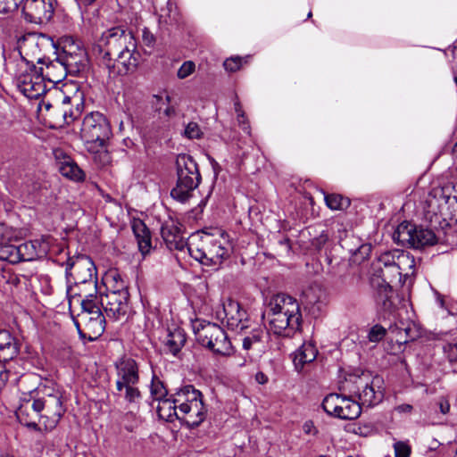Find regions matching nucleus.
I'll return each instance as SVG.
<instances>
[{
  "label": "nucleus",
  "instance_id": "obj_35",
  "mask_svg": "<svg viewBox=\"0 0 457 457\" xmlns=\"http://www.w3.org/2000/svg\"><path fill=\"white\" fill-rule=\"evenodd\" d=\"M326 205L334 211L346 210L350 204V199L339 194H326L324 196Z\"/></svg>",
  "mask_w": 457,
  "mask_h": 457
},
{
  "label": "nucleus",
  "instance_id": "obj_22",
  "mask_svg": "<svg viewBox=\"0 0 457 457\" xmlns=\"http://www.w3.org/2000/svg\"><path fill=\"white\" fill-rule=\"evenodd\" d=\"M118 379L116 389L119 395L127 384H137L139 381L138 367L137 361L132 358H122L115 362Z\"/></svg>",
  "mask_w": 457,
  "mask_h": 457
},
{
  "label": "nucleus",
  "instance_id": "obj_18",
  "mask_svg": "<svg viewBox=\"0 0 457 457\" xmlns=\"http://www.w3.org/2000/svg\"><path fill=\"white\" fill-rule=\"evenodd\" d=\"M39 40L40 38L37 34L29 33L22 36L18 41L19 53L27 70L36 62L46 65L48 63L42 54Z\"/></svg>",
  "mask_w": 457,
  "mask_h": 457
},
{
  "label": "nucleus",
  "instance_id": "obj_34",
  "mask_svg": "<svg viewBox=\"0 0 457 457\" xmlns=\"http://www.w3.org/2000/svg\"><path fill=\"white\" fill-rule=\"evenodd\" d=\"M185 343L186 337L184 333L179 329H175L169 333L166 346L173 355H176L181 350Z\"/></svg>",
  "mask_w": 457,
  "mask_h": 457
},
{
  "label": "nucleus",
  "instance_id": "obj_53",
  "mask_svg": "<svg viewBox=\"0 0 457 457\" xmlns=\"http://www.w3.org/2000/svg\"><path fill=\"white\" fill-rule=\"evenodd\" d=\"M165 4H166L165 7L161 6L158 9V0H156L154 2V5L155 11L156 12L159 11V12H160L159 15L162 19L170 18L171 16V12H172V10H171L172 4H171L170 1V0H166Z\"/></svg>",
  "mask_w": 457,
  "mask_h": 457
},
{
  "label": "nucleus",
  "instance_id": "obj_52",
  "mask_svg": "<svg viewBox=\"0 0 457 457\" xmlns=\"http://www.w3.org/2000/svg\"><path fill=\"white\" fill-rule=\"evenodd\" d=\"M132 230L136 238H138L140 237V236L145 235V233H148L150 231L146 225L141 220H137L133 222Z\"/></svg>",
  "mask_w": 457,
  "mask_h": 457
},
{
  "label": "nucleus",
  "instance_id": "obj_17",
  "mask_svg": "<svg viewBox=\"0 0 457 457\" xmlns=\"http://www.w3.org/2000/svg\"><path fill=\"white\" fill-rule=\"evenodd\" d=\"M105 317L102 312L93 314L79 313L74 324L81 339L96 340L105 329Z\"/></svg>",
  "mask_w": 457,
  "mask_h": 457
},
{
  "label": "nucleus",
  "instance_id": "obj_30",
  "mask_svg": "<svg viewBox=\"0 0 457 457\" xmlns=\"http://www.w3.org/2000/svg\"><path fill=\"white\" fill-rule=\"evenodd\" d=\"M179 403L176 402V395L172 399L165 398L158 402L156 411L160 419L169 422L179 420Z\"/></svg>",
  "mask_w": 457,
  "mask_h": 457
},
{
  "label": "nucleus",
  "instance_id": "obj_2",
  "mask_svg": "<svg viewBox=\"0 0 457 457\" xmlns=\"http://www.w3.org/2000/svg\"><path fill=\"white\" fill-rule=\"evenodd\" d=\"M86 50L72 38H65L54 61L46 64V76L50 82H58L67 74L78 76L87 67Z\"/></svg>",
  "mask_w": 457,
  "mask_h": 457
},
{
  "label": "nucleus",
  "instance_id": "obj_29",
  "mask_svg": "<svg viewBox=\"0 0 457 457\" xmlns=\"http://www.w3.org/2000/svg\"><path fill=\"white\" fill-rule=\"evenodd\" d=\"M374 272L370 278H377L379 283H386L391 285L392 283L398 282L403 284L405 278L403 279V274L399 270V267L390 266L388 268H382L381 266H374Z\"/></svg>",
  "mask_w": 457,
  "mask_h": 457
},
{
  "label": "nucleus",
  "instance_id": "obj_25",
  "mask_svg": "<svg viewBox=\"0 0 457 457\" xmlns=\"http://www.w3.org/2000/svg\"><path fill=\"white\" fill-rule=\"evenodd\" d=\"M179 411V420L189 428H195L204 422L207 408L204 402H195L193 405L184 404Z\"/></svg>",
  "mask_w": 457,
  "mask_h": 457
},
{
  "label": "nucleus",
  "instance_id": "obj_43",
  "mask_svg": "<svg viewBox=\"0 0 457 457\" xmlns=\"http://www.w3.org/2000/svg\"><path fill=\"white\" fill-rule=\"evenodd\" d=\"M247 59L248 56H232L224 61L223 66L227 71L236 72L243 66L244 63L247 62Z\"/></svg>",
  "mask_w": 457,
  "mask_h": 457
},
{
  "label": "nucleus",
  "instance_id": "obj_31",
  "mask_svg": "<svg viewBox=\"0 0 457 457\" xmlns=\"http://www.w3.org/2000/svg\"><path fill=\"white\" fill-rule=\"evenodd\" d=\"M47 115L54 122V127L69 125L77 118V112L65 108V106H61L59 102H55L54 107Z\"/></svg>",
  "mask_w": 457,
  "mask_h": 457
},
{
  "label": "nucleus",
  "instance_id": "obj_6",
  "mask_svg": "<svg viewBox=\"0 0 457 457\" xmlns=\"http://www.w3.org/2000/svg\"><path fill=\"white\" fill-rule=\"evenodd\" d=\"M37 407L43 418V427L46 430L54 429L66 411L62 393L53 386L44 385L32 391Z\"/></svg>",
  "mask_w": 457,
  "mask_h": 457
},
{
  "label": "nucleus",
  "instance_id": "obj_10",
  "mask_svg": "<svg viewBox=\"0 0 457 457\" xmlns=\"http://www.w3.org/2000/svg\"><path fill=\"white\" fill-rule=\"evenodd\" d=\"M353 396L340 394H329L322 401L324 411L333 418L353 420L361 413V403Z\"/></svg>",
  "mask_w": 457,
  "mask_h": 457
},
{
  "label": "nucleus",
  "instance_id": "obj_59",
  "mask_svg": "<svg viewBox=\"0 0 457 457\" xmlns=\"http://www.w3.org/2000/svg\"><path fill=\"white\" fill-rule=\"evenodd\" d=\"M371 252V245L370 244H365V245H361L355 252H354V255L356 256V258H358V256H361V259L364 260L365 258H367L370 253Z\"/></svg>",
  "mask_w": 457,
  "mask_h": 457
},
{
  "label": "nucleus",
  "instance_id": "obj_5",
  "mask_svg": "<svg viewBox=\"0 0 457 457\" xmlns=\"http://www.w3.org/2000/svg\"><path fill=\"white\" fill-rule=\"evenodd\" d=\"M176 170V186L171 189L170 195L174 200L184 204L193 197L194 191L201 183L202 177L196 162L187 154H180L177 156Z\"/></svg>",
  "mask_w": 457,
  "mask_h": 457
},
{
  "label": "nucleus",
  "instance_id": "obj_13",
  "mask_svg": "<svg viewBox=\"0 0 457 457\" xmlns=\"http://www.w3.org/2000/svg\"><path fill=\"white\" fill-rule=\"evenodd\" d=\"M129 299V290L121 281L120 286L100 296V303L109 319L118 320L128 313Z\"/></svg>",
  "mask_w": 457,
  "mask_h": 457
},
{
  "label": "nucleus",
  "instance_id": "obj_36",
  "mask_svg": "<svg viewBox=\"0 0 457 457\" xmlns=\"http://www.w3.org/2000/svg\"><path fill=\"white\" fill-rule=\"evenodd\" d=\"M76 303L79 304L81 307V312L79 313L95 315L96 312H102L100 299L98 298L97 295L89 298H83L79 300V303Z\"/></svg>",
  "mask_w": 457,
  "mask_h": 457
},
{
  "label": "nucleus",
  "instance_id": "obj_39",
  "mask_svg": "<svg viewBox=\"0 0 457 457\" xmlns=\"http://www.w3.org/2000/svg\"><path fill=\"white\" fill-rule=\"evenodd\" d=\"M12 378L13 380L17 379V374L12 369V362L0 360V390Z\"/></svg>",
  "mask_w": 457,
  "mask_h": 457
},
{
  "label": "nucleus",
  "instance_id": "obj_64",
  "mask_svg": "<svg viewBox=\"0 0 457 457\" xmlns=\"http://www.w3.org/2000/svg\"><path fill=\"white\" fill-rule=\"evenodd\" d=\"M255 380L258 384L264 385L268 382L269 378L262 371H259L255 374Z\"/></svg>",
  "mask_w": 457,
  "mask_h": 457
},
{
  "label": "nucleus",
  "instance_id": "obj_3",
  "mask_svg": "<svg viewBox=\"0 0 457 457\" xmlns=\"http://www.w3.org/2000/svg\"><path fill=\"white\" fill-rule=\"evenodd\" d=\"M383 378L373 376L369 371L350 374L342 384L341 389L351 396L358 398L361 406L372 407L382 402L384 391Z\"/></svg>",
  "mask_w": 457,
  "mask_h": 457
},
{
  "label": "nucleus",
  "instance_id": "obj_45",
  "mask_svg": "<svg viewBox=\"0 0 457 457\" xmlns=\"http://www.w3.org/2000/svg\"><path fill=\"white\" fill-rule=\"evenodd\" d=\"M18 233L16 230L12 228L6 226L4 223H0V243L5 244L9 243L13 239L18 237Z\"/></svg>",
  "mask_w": 457,
  "mask_h": 457
},
{
  "label": "nucleus",
  "instance_id": "obj_40",
  "mask_svg": "<svg viewBox=\"0 0 457 457\" xmlns=\"http://www.w3.org/2000/svg\"><path fill=\"white\" fill-rule=\"evenodd\" d=\"M151 397L153 401L160 402L167 398L168 391L163 383L156 378H154L150 386Z\"/></svg>",
  "mask_w": 457,
  "mask_h": 457
},
{
  "label": "nucleus",
  "instance_id": "obj_57",
  "mask_svg": "<svg viewBox=\"0 0 457 457\" xmlns=\"http://www.w3.org/2000/svg\"><path fill=\"white\" fill-rule=\"evenodd\" d=\"M54 93L57 95L58 99L55 102H59L61 106H65V108H69V104H71L72 98L68 96H63V94L57 89H54V92H50V94Z\"/></svg>",
  "mask_w": 457,
  "mask_h": 457
},
{
  "label": "nucleus",
  "instance_id": "obj_56",
  "mask_svg": "<svg viewBox=\"0 0 457 457\" xmlns=\"http://www.w3.org/2000/svg\"><path fill=\"white\" fill-rule=\"evenodd\" d=\"M237 120L238 125L242 129V130L245 133L250 135L251 128H250V125H249V122H248V120H247L245 114L240 112V114L237 115Z\"/></svg>",
  "mask_w": 457,
  "mask_h": 457
},
{
  "label": "nucleus",
  "instance_id": "obj_60",
  "mask_svg": "<svg viewBox=\"0 0 457 457\" xmlns=\"http://www.w3.org/2000/svg\"><path fill=\"white\" fill-rule=\"evenodd\" d=\"M303 432L306 435H313V436H315L318 433V429L316 428V427L314 426L313 421H312V420H307V421H305L303 423Z\"/></svg>",
  "mask_w": 457,
  "mask_h": 457
},
{
  "label": "nucleus",
  "instance_id": "obj_26",
  "mask_svg": "<svg viewBox=\"0 0 457 457\" xmlns=\"http://www.w3.org/2000/svg\"><path fill=\"white\" fill-rule=\"evenodd\" d=\"M371 287L377 291L376 302L386 312H392L395 309L392 301L393 288L386 283H379L377 278H370Z\"/></svg>",
  "mask_w": 457,
  "mask_h": 457
},
{
  "label": "nucleus",
  "instance_id": "obj_9",
  "mask_svg": "<svg viewBox=\"0 0 457 457\" xmlns=\"http://www.w3.org/2000/svg\"><path fill=\"white\" fill-rule=\"evenodd\" d=\"M394 240L403 246L408 245L415 249L431 246L438 242L437 236L432 229L418 228L407 221L397 226Z\"/></svg>",
  "mask_w": 457,
  "mask_h": 457
},
{
  "label": "nucleus",
  "instance_id": "obj_51",
  "mask_svg": "<svg viewBox=\"0 0 457 457\" xmlns=\"http://www.w3.org/2000/svg\"><path fill=\"white\" fill-rule=\"evenodd\" d=\"M195 68V65L193 62L187 61L180 66L177 75L179 79H185L194 72Z\"/></svg>",
  "mask_w": 457,
  "mask_h": 457
},
{
  "label": "nucleus",
  "instance_id": "obj_48",
  "mask_svg": "<svg viewBox=\"0 0 457 457\" xmlns=\"http://www.w3.org/2000/svg\"><path fill=\"white\" fill-rule=\"evenodd\" d=\"M21 0H0V12L8 13L18 9Z\"/></svg>",
  "mask_w": 457,
  "mask_h": 457
},
{
  "label": "nucleus",
  "instance_id": "obj_11",
  "mask_svg": "<svg viewBox=\"0 0 457 457\" xmlns=\"http://www.w3.org/2000/svg\"><path fill=\"white\" fill-rule=\"evenodd\" d=\"M187 251L192 258L206 266H219L229 256L228 248L220 240L211 237L204 240L201 247L188 245Z\"/></svg>",
  "mask_w": 457,
  "mask_h": 457
},
{
  "label": "nucleus",
  "instance_id": "obj_12",
  "mask_svg": "<svg viewBox=\"0 0 457 457\" xmlns=\"http://www.w3.org/2000/svg\"><path fill=\"white\" fill-rule=\"evenodd\" d=\"M141 54L137 50V41L134 44L129 46L124 49L122 53H117L112 58L109 62H104L100 66L105 68L108 71L109 76H125L131 74L136 71Z\"/></svg>",
  "mask_w": 457,
  "mask_h": 457
},
{
  "label": "nucleus",
  "instance_id": "obj_50",
  "mask_svg": "<svg viewBox=\"0 0 457 457\" xmlns=\"http://www.w3.org/2000/svg\"><path fill=\"white\" fill-rule=\"evenodd\" d=\"M185 136L190 139L200 138L202 131L196 122H189L185 129Z\"/></svg>",
  "mask_w": 457,
  "mask_h": 457
},
{
  "label": "nucleus",
  "instance_id": "obj_7",
  "mask_svg": "<svg viewBox=\"0 0 457 457\" xmlns=\"http://www.w3.org/2000/svg\"><path fill=\"white\" fill-rule=\"evenodd\" d=\"M111 136V125L104 114L93 112L84 117L80 128V137L88 152L99 153L105 147Z\"/></svg>",
  "mask_w": 457,
  "mask_h": 457
},
{
  "label": "nucleus",
  "instance_id": "obj_28",
  "mask_svg": "<svg viewBox=\"0 0 457 457\" xmlns=\"http://www.w3.org/2000/svg\"><path fill=\"white\" fill-rule=\"evenodd\" d=\"M19 353L16 339L7 330L0 329V360L10 361Z\"/></svg>",
  "mask_w": 457,
  "mask_h": 457
},
{
  "label": "nucleus",
  "instance_id": "obj_41",
  "mask_svg": "<svg viewBox=\"0 0 457 457\" xmlns=\"http://www.w3.org/2000/svg\"><path fill=\"white\" fill-rule=\"evenodd\" d=\"M137 384H127L124 386V398L129 403L133 405H137L142 398L141 393L138 387L136 386Z\"/></svg>",
  "mask_w": 457,
  "mask_h": 457
},
{
  "label": "nucleus",
  "instance_id": "obj_61",
  "mask_svg": "<svg viewBox=\"0 0 457 457\" xmlns=\"http://www.w3.org/2000/svg\"><path fill=\"white\" fill-rule=\"evenodd\" d=\"M308 304L312 305L313 308H316L317 311H320L324 306V302L320 300V297L315 299L313 296L307 295Z\"/></svg>",
  "mask_w": 457,
  "mask_h": 457
},
{
  "label": "nucleus",
  "instance_id": "obj_63",
  "mask_svg": "<svg viewBox=\"0 0 457 457\" xmlns=\"http://www.w3.org/2000/svg\"><path fill=\"white\" fill-rule=\"evenodd\" d=\"M439 408H440V411L443 414L448 413L450 411V403H449L448 400H446L445 398H441L439 401Z\"/></svg>",
  "mask_w": 457,
  "mask_h": 457
},
{
  "label": "nucleus",
  "instance_id": "obj_47",
  "mask_svg": "<svg viewBox=\"0 0 457 457\" xmlns=\"http://www.w3.org/2000/svg\"><path fill=\"white\" fill-rule=\"evenodd\" d=\"M139 251L143 255H145L151 251L152 248V241H151V232L145 233V235L140 236V237L137 238Z\"/></svg>",
  "mask_w": 457,
  "mask_h": 457
},
{
  "label": "nucleus",
  "instance_id": "obj_8",
  "mask_svg": "<svg viewBox=\"0 0 457 457\" xmlns=\"http://www.w3.org/2000/svg\"><path fill=\"white\" fill-rule=\"evenodd\" d=\"M192 326L200 345L217 354L229 355L232 353V345L220 326L201 320H195Z\"/></svg>",
  "mask_w": 457,
  "mask_h": 457
},
{
  "label": "nucleus",
  "instance_id": "obj_16",
  "mask_svg": "<svg viewBox=\"0 0 457 457\" xmlns=\"http://www.w3.org/2000/svg\"><path fill=\"white\" fill-rule=\"evenodd\" d=\"M57 4V0H21V11L27 21L45 24L52 20Z\"/></svg>",
  "mask_w": 457,
  "mask_h": 457
},
{
  "label": "nucleus",
  "instance_id": "obj_33",
  "mask_svg": "<svg viewBox=\"0 0 457 457\" xmlns=\"http://www.w3.org/2000/svg\"><path fill=\"white\" fill-rule=\"evenodd\" d=\"M176 402L179 403V409L182 405H193L195 402H203L202 393L192 385H187L176 392Z\"/></svg>",
  "mask_w": 457,
  "mask_h": 457
},
{
  "label": "nucleus",
  "instance_id": "obj_55",
  "mask_svg": "<svg viewBox=\"0 0 457 457\" xmlns=\"http://www.w3.org/2000/svg\"><path fill=\"white\" fill-rule=\"evenodd\" d=\"M328 240V234L322 232L319 237L312 239V245L317 250H320L326 245Z\"/></svg>",
  "mask_w": 457,
  "mask_h": 457
},
{
  "label": "nucleus",
  "instance_id": "obj_44",
  "mask_svg": "<svg viewBox=\"0 0 457 457\" xmlns=\"http://www.w3.org/2000/svg\"><path fill=\"white\" fill-rule=\"evenodd\" d=\"M396 253H398V249L381 253L378 258V267L381 266L382 268H388L390 266H395Z\"/></svg>",
  "mask_w": 457,
  "mask_h": 457
},
{
  "label": "nucleus",
  "instance_id": "obj_54",
  "mask_svg": "<svg viewBox=\"0 0 457 457\" xmlns=\"http://www.w3.org/2000/svg\"><path fill=\"white\" fill-rule=\"evenodd\" d=\"M444 351L447 353L451 361H457V343L447 344L444 346Z\"/></svg>",
  "mask_w": 457,
  "mask_h": 457
},
{
  "label": "nucleus",
  "instance_id": "obj_15",
  "mask_svg": "<svg viewBox=\"0 0 457 457\" xmlns=\"http://www.w3.org/2000/svg\"><path fill=\"white\" fill-rule=\"evenodd\" d=\"M68 282L81 284L87 281L91 291L93 290V280H97L96 267L87 255L77 256L74 260L69 259L66 267Z\"/></svg>",
  "mask_w": 457,
  "mask_h": 457
},
{
  "label": "nucleus",
  "instance_id": "obj_21",
  "mask_svg": "<svg viewBox=\"0 0 457 457\" xmlns=\"http://www.w3.org/2000/svg\"><path fill=\"white\" fill-rule=\"evenodd\" d=\"M161 235L167 246L170 251H183L187 249L188 245L182 232V225L173 220L165 221L161 227Z\"/></svg>",
  "mask_w": 457,
  "mask_h": 457
},
{
  "label": "nucleus",
  "instance_id": "obj_38",
  "mask_svg": "<svg viewBox=\"0 0 457 457\" xmlns=\"http://www.w3.org/2000/svg\"><path fill=\"white\" fill-rule=\"evenodd\" d=\"M264 331L262 328L257 327L252 328L249 335L245 336L243 339V348L250 350L254 345L262 342Z\"/></svg>",
  "mask_w": 457,
  "mask_h": 457
},
{
  "label": "nucleus",
  "instance_id": "obj_46",
  "mask_svg": "<svg viewBox=\"0 0 457 457\" xmlns=\"http://www.w3.org/2000/svg\"><path fill=\"white\" fill-rule=\"evenodd\" d=\"M386 334V329L381 325L373 326L368 335V338L370 342L378 343L381 341Z\"/></svg>",
  "mask_w": 457,
  "mask_h": 457
},
{
  "label": "nucleus",
  "instance_id": "obj_4",
  "mask_svg": "<svg viewBox=\"0 0 457 457\" xmlns=\"http://www.w3.org/2000/svg\"><path fill=\"white\" fill-rule=\"evenodd\" d=\"M137 41L133 32L125 25H118L104 30L97 37L93 47L94 54L99 65L104 62L110 63L117 53L127 50L129 45Z\"/></svg>",
  "mask_w": 457,
  "mask_h": 457
},
{
  "label": "nucleus",
  "instance_id": "obj_37",
  "mask_svg": "<svg viewBox=\"0 0 457 457\" xmlns=\"http://www.w3.org/2000/svg\"><path fill=\"white\" fill-rule=\"evenodd\" d=\"M396 253L395 265L396 267H399V270L402 274L403 271H407V270H414L415 260L412 255L403 250H398V253ZM411 273H413V271H411Z\"/></svg>",
  "mask_w": 457,
  "mask_h": 457
},
{
  "label": "nucleus",
  "instance_id": "obj_49",
  "mask_svg": "<svg viewBox=\"0 0 457 457\" xmlns=\"http://www.w3.org/2000/svg\"><path fill=\"white\" fill-rule=\"evenodd\" d=\"M395 457H409L411 454V447L408 444L398 441L394 444Z\"/></svg>",
  "mask_w": 457,
  "mask_h": 457
},
{
  "label": "nucleus",
  "instance_id": "obj_27",
  "mask_svg": "<svg viewBox=\"0 0 457 457\" xmlns=\"http://www.w3.org/2000/svg\"><path fill=\"white\" fill-rule=\"evenodd\" d=\"M97 295V280H93V290L91 291L87 281L81 284H72L67 287V297L69 300L70 309L75 303H79L83 298H89Z\"/></svg>",
  "mask_w": 457,
  "mask_h": 457
},
{
  "label": "nucleus",
  "instance_id": "obj_24",
  "mask_svg": "<svg viewBox=\"0 0 457 457\" xmlns=\"http://www.w3.org/2000/svg\"><path fill=\"white\" fill-rule=\"evenodd\" d=\"M54 156L58 170L63 177L75 182H82L85 180V172L71 156L67 155L62 150H55Z\"/></svg>",
  "mask_w": 457,
  "mask_h": 457
},
{
  "label": "nucleus",
  "instance_id": "obj_1",
  "mask_svg": "<svg viewBox=\"0 0 457 457\" xmlns=\"http://www.w3.org/2000/svg\"><path fill=\"white\" fill-rule=\"evenodd\" d=\"M267 316L270 330L278 336L291 337L300 329L302 314L296 299L278 294L268 303L263 317Z\"/></svg>",
  "mask_w": 457,
  "mask_h": 457
},
{
  "label": "nucleus",
  "instance_id": "obj_58",
  "mask_svg": "<svg viewBox=\"0 0 457 457\" xmlns=\"http://www.w3.org/2000/svg\"><path fill=\"white\" fill-rule=\"evenodd\" d=\"M372 431L373 428L370 424L360 425L354 428V433L361 436H368Z\"/></svg>",
  "mask_w": 457,
  "mask_h": 457
},
{
  "label": "nucleus",
  "instance_id": "obj_20",
  "mask_svg": "<svg viewBox=\"0 0 457 457\" xmlns=\"http://www.w3.org/2000/svg\"><path fill=\"white\" fill-rule=\"evenodd\" d=\"M223 312L225 314L224 319L229 329L242 333L250 328L248 314L238 302L231 299L228 300L223 304Z\"/></svg>",
  "mask_w": 457,
  "mask_h": 457
},
{
  "label": "nucleus",
  "instance_id": "obj_32",
  "mask_svg": "<svg viewBox=\"0 0 457 457\" xmlns=\"http://www.w3.org/2000/svg\"><path fill=\"white\" fill-rule=\"evenodd\" d=\"M317 354L318 351L313 344L303 343L297 350L294 358L295 368L297 370L303 369L304 364L312 362L316 359Z\"/></svg>",
  "mask_w": 457,
  "mask_h": 457
},
{
  "label": "nucleus",
  "instance_id": "obj_62",
  "mask_svg": "<svg viewBox=\"0 0 457 457\" xmlns=\"http://www.w3.org/2000/svg\"><path fill=\"white\" fill-rule=\"evenodd\" d=\"M54 105H55V102L51 103L49 99H47L46 97H44L39 104V108L40 109L44 108L49 113L53 110Z\"/></svg>",
  "mask_w": 457,
  "mask_h": 457
},
{
  "label": "nucleus",
  "instance_id": "obj_23",
  "mask_svg": "<svg viewBox=\"0 0 457 457\" xmlns=\"http://www.w3.org/2000/svg\"><path fill=\"white\" fill-rule=\"evenodd\" d=\"M50 245L48 242L41 237L40 239L29 240L17 245V249H12L16 256L20 257V262H31L45 257Z\"/></svg>",
  "mask_w": 457,
  "mask_h": 457
},
{
  "label": "nucleus",
  "instance_id": "obj_14",
  "mask_svg": "<svg viewBox=\"0 0 457 457\" xmlns=\"http://www.w3.org/2000/svg\"><path fill=\"white\" fill-rule=\"evenodd\" d=\"M30 68L24 70L17 77V86L20 91L30 99H37L46 93L44 69L31 64Z\"/></svg>",
  "mask_w": 457,
  "mask_h": 457
},
{
  "label": "nucleus",
  "instance_id": "obj_19",
  "mask_svg": "<svg viewBox=\"0 0 457 457\" xmlns=\"http://www.w3.org/2000/svg\"><path fill=\"white\" fill-rule=\"evenodd\" d=\"M29 398L24 397L19 408L16 411V416L19 421L28 428H31L35 430H41L43 426V418L40 410L36 407L37 401L30 392Z\"/></svg>",
  "mask_w": 457,
  "mask_h": 457
},
{
  "label": "nucleus",
  "instance_id": "obj_42",
  "mask_svg": "<svg viewBox=\"0 0 457 457\" xmlns=\"http://www.w3.org/2000/svg\"><path fill=\"white\" fill-rule=\"evenodd\" d=\"M12 249H17V245L10 244H2L0 246V260L7 261L11 263L20 262V257L16 256L15 252Z\"/></svg>",
  "mask_w": 457,
  "mask_h": 457
}]
</instances>
